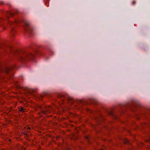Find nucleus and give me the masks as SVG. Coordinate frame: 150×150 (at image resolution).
<instances>
[{"mask_svg":"<svg viewBox=\"0 0 150 150\" xmlns=\"http://www.w3.org/2000/svg\"><path fill=\"white\" fill-rule=\"evenodd\" d=\"M27 130H29V129H30V128H29V127H27Z\"/></svg>","mask_w":150,"mask_h":150,"instance_id":"nucleus-8","label":"nucleus"},{"mask_svg":"<svg viewBox=\"0 0 150 150\" xmlns=\"http://www.w3.org/2000/svg\"><path fill=\"white\" fill-rule=\"evenodd\" d=\"M9 70V69L8 68H6L5 70V72L6 73L8 74V73Z\"/></svg>","mask_w":150,"mask_h":150,"instance_id":"nucleus-5","label":"nucleus"},{"mask_svg":"<svg viewBox=\"0 0 150 150\" xmlns=\"http://www.w3.org/2000/svg\"><path fill=\"white\" fill-rule=\"evenodd\" d=\"M128 142V141L127 139H125L124 141V143L127 144Z\"/></svg>","mask_w":150,"mask_h":150,"instance_id":"nucleus-6","label":"nucleus"},{"mask_svg":"<svg viewBox=\"0 0 150 150\" xmlns=\"http://www.w3.org/2000/svg\"><path fill=\"white\" fill-rule=\"evenodd\" d=\"M10 15L11 16H14V14L10 12H8V16Z\"/></svg>","mask_w":150,"mask_h":150,"instance_id":"nucleus-4","label":"nucleus"},{"mask_svg":"<svg viewBox=\"0 0 150 150\" xmlns=\"http://www.w3.org/2000/svg\"><path fill=\"white\" fill-rule=\"evenodd\" d=\"M100 150H103V149H101Z\"/></svg>","mask_w":150,"mask_h":150,"instance_id":"nucleus-11","label":"nucleus"},{"mask_svg":"<svg viewBox=\"0 0 150 150\" xmlns=\"http://www.w3.org/2000/svg\"><path fill=\"white\" fill-rule=\"evenodd\" d=\"M86 139H88V136H86Z\"/></svg>","mask_w":150,"mask_h":150,"instance_id":"nucleus-9","label":"nucleus"},{"mask_svg":"<svg viewBox=\"0 0 150 150\" xmlns=\"http://www.w3.org/2000/svg\"><path fill=\"white\" fill-rule=\"evenodd\" d=\"M19 110L21 112H25V110L24 108L22 107H20V108H19Z\"/></svg>","mask_w":150,"mask_h":150,"instance_id":"nucleus-3","label":"nucleus"},{"mask_svg":"<svg viewBox=\"0 0 150 150\" xmlns=\"http://www.w3.org/2000/svg\"><path fill=\"white\" fill-rule=\"evenodd\" d=\"M25 147H23L21 148L22 150H25Z\"/></svg>","mask_w":150,"mask_h":150,"instance_id":"nucleus-7","label":"nucleus"},{"mask_svg":"<svg viewBox=\"0 0 150 150\" xmlns=\"http://www.w3.org/2000/svg\"><path fill=\"white\" fill-rule=\"evenodd\" d=\"M132 3L133 4H134L135 3V2L134 1H133Z\"/></svg>","mask_w":150,"mask_h":150,"instance_id":"nucleus-10","label":"nucleus"},{"mask_svg":"<svg viewBox=\"0 0 150 150\" xmlns=\"http://www.w3.org/2000/svg\"><path fill=\"white\" fill-rule=\"evenodd\" d=\"M51 110L50 109H48V107H46L45 110L42 111V112L44 113H49L50 112Z\"/></svg>","mask_w":150,"mask_h":150,"instance_id":"nucleus-2","label":"nucleus"},{"mask_svg":"<svg viewBox=\"0 0 150 150\" xmlns=\"http://www.w3.org/2000/svg\"><path fill=\"white\" fill-rule=\"evenodd\" d=\"M25 25L24 27V29L26 31L30 32L29 29H28V28L29 24L27 22H25Z\"/></svg>","mask_w":150,"mask_h":150,"instance_id":"nucleus-1","label":"nucleus"}]
</instances>
